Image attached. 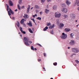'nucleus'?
I'll return each mask as SVG.
<instances>
[{
	"label": "nucleus",
	"instance_id": "3c124183",
	"mask_svg": "<svg viewBox=\"0 0 79 79\" xmlns=\"http://www.w3.org/2000/svg\"><path fill=\"white\" fill-rule=\"evenodd\" d=\"M57 22H56V23L57 24V23H59V22H58V20H57Z\"/></svg>",
	"mask_w": 79,
	"mask_h": 79
},
{
	"label": "nucleus",
	"instance_id": "2eb2a0df",
	"mask_svg": "<svg viewBox=\"0 0 79 79\" xmlns=\"http://www.w3.org/2000/svg\"><path fill=\"white\" fill-rule=\"evenodd\" d=\"M54 27L55 25L54 24H53L52 25H51L49 27V29H52V28H53Z\"/></svg>",
	"mask_w": 79,
	"mask_h": 79
},
{
	"label": "nucleus",
	"instance_id": "4468645a",
	"mask_svg": "<svg viewBox=\"0 0 79 79\" xmlns=\"http://www.w3.org/2000/svg\"><path fill=\"white\" fill-rule=\"evenodd\" d=\"M24 15V16L23 18L25 19H26V18H29V17H27V14H25Z\"/></svg>",
	"mask_w": 79,
	"mask_h": 79
},
{
	"label": "nucleus",
	"instance_id": "de8ad7c7",
	"mask_svg": "<svg viewBox=\"0 0 79 79\" xmlns=\"http://www.w3.org/2000/svg\"><path fill=\"white\" fill-rule=\"evenodd\" d=\"M39 12V10H36V13H37Z\"/></svg>",
	"mask_w": 79,
	"mask_h": 79
},
{
	"label": "nucleus",
	"instance_id": "f8f14e48",
	"mask_svg": "<svg viewBox=\"0 0 79 79\" xmlns=\"http://www.w3.org/2000/svg\"><path fill=\"white\" fill-rule=\"evenodd\" d=\"M64 31L65 32H69V31H71V29H70L68 28H66L64 29Z\"/></svg>",
	"mask_w": 79,
	"mask_h": 79
},
{
	"label": "nucleus",
	"instance_id": "338daca9",
	"mask_svg": "<svg viewBox=\"0 0 79 79\" xmlns=\"http://www.w3.org/2000/svg\"><path fill=\"white\" fill-rule=\"evenodd\" d=\"M75 21H76V22H77V21L76 20Z\"/></svg>",
	"mask_w": 79,
	"mask_h": 79
},
{
	"label": "nucleus",
	"instance_id": "a19ab883",
	"mask_svg": "<svg viewBox=\"0 0 79 79\" xmlns=\"http://www.w3.org/2000/svg\"><path fill=\"white\" fill-rule=\"evenodd\" d=\"M41 2H45V0H41Z\"/></svg>",
	"mask_w": 79,
	"mask_h": 79
},
{
	"label": "nucleus",
	"instance_id": "bf43d9fd",
	"mask_svg": "<svg viewBox=\"0 0 79 79\" xmlns=\"http://www.w3.org/2000/svg\"><path fill=\"white\" fill-rule=\"evenodd\" d=\"M35 25H36V26H37V24H36V23L35 22Z\"/></svg>",
	"mask_w": 79,
	"mask_h": 79
},
{
	"label": "nucleus",
	"instance_id": "f257e3e1",
	"mask_svg": "<svg viewBox=\"0 0 79 79\" xmlns=\"http://www.w3.org/2000/svg\"><path fill=\"white\" fill-rule=\"evenodd\" d=\"M29 40V38H27L26 37H24L23 42L26 46H29L30 45V44L28 43V42H29V44H32V42L31 41H28Z\"/></svg>",
	"mask_w": 79,
	"mask_h": 79
},
{
	"label": "nucleus",
	"instance_id": "37998d69",
	"mask_svg": "<svg viewBox=\"0 0 79 79\" xmlns=\"http://www.w3.org/2000/svg\"><path fill=\"white\" fill-rule=\"evenodd\" d=\"M41 61V59H38V61Z\"/></svg>",
	"mask_w": 79,
	"mask_h": 79
},
{
	"label": "nucleus",
	"instance_id": "680f3d73",
	"mask_svg": "<svg viewBox=\"0 0 79 79\" xmlns=\"http://www.w3.org/2000/svg\"><path fill=\"white\" fill-rule=\"evenodd\" d=\"M20 37H22V35H20Z\"/></svg>",
	"mask_w": 79,
	"mask_h": 79
},
{
	"label": "nucleus",
	"instance_id": "4d7b16f0",
	"mask_svg": "<svg viewBox=\"0 0 79 79\" xmlns=\"http://www.w3.org/2000/svg\"><path fill=\"white\" fill-rule=\"evenodd\" d=\"M37 16V14H36L35 15V16Z\"/></svg>",
	"mask_w": 79,
	"mask_h": 79
},
{
	"label": "nucleus",
	"instance_id": "ddd939ff",
	"mask_svg": "<svg viewBox=\"0 0 79 79\" xmlns=\"http://www.w3.org/2000/svg\"><path fill=\"white\" fill-rule=\"evenodd\" d=\"M64 24L62 23H60L59 25V27L60 28L62 27H64Z\"/></svg>",
	"mask_w": 79,
	"mask_h": 79
},
{
	"label": "nucleus",
	"instance_id": "39448f33",
	"mask_svg": "<svg viewBox=\"0 0 79 79\" xmlns=\"http://www.w3.org/2000/svg\"><path fill=\"white\" fill-rule=\"evenodd\" d=\"M62 11L64 13H66L67 12L68 10L66 8H63L62 9Z\"/></svg>",
	"mask_w": 79,
	"mask_h": 79
},
{
	"label": "nucleus",
	"instance_id": "e433bc0d",
	"mask_svg": "<svg viewBox=\"0 0 79 79\" xmlns=\"http://www.w3.org/2000/svg\"><path fill=\"white\" fill-rule=\"evenodd\" d=\"M50 23H48L47 24V26H49L50 25Z\"/></svg>",
	"mask_w": 79,
	"mask_h": 79
},
{
	"label": "nucleus",
	"instance_id": "7ed1b4c3",
	"mask_svg": "<svg viewBox=\"0 0 79 79\" xmlns=\"http://www.w3.org/2000/svg\"><path fill=\"white\" fill-rule=\"evenodd\" d=\"M55 16L56 18H60L61 16V14L59 12H56L55 14Z\"/></svg>",
	"mask_w": 79,
	"mask_h": 79
},
{
	"label": "nucleus",
	"instance_id": "69168bd1",
	"mask_svg": "<svg viewBox=\"0 0 79 79\" xmlns=\"http://www.w3.org/2000/svg\"><path fill=\"white\" fill-rule=\"evenodd\" d=\"M78 26H79V25H78L77 26V27H78Z\"/></svg>",
	"mask_w": 79,
	"mask_h": 79
},
{
	"label": "nucleus",
	"instance_id": "f3484780",
	"mask_svg": "<svg viewBox=\"0 0 79 79\" xmlns=\"http://www.w3.org/2000/svg\"><path fill=\"white\" fill-rule=\"evenodd\" d=\"M9 11H10V12L11 13L12 15H14V12L11 10V8H9Z\"/></svg>",
	"mask_w": 79,
	"mask_h": 79
},
{
	"label": "nucleus",
	"instance_id": "a18cd8bd",
	"mask_svg": "<svg viewBox=\"0 0 79 79\" xmlns=\"http://www.w3.org/2000/svg\"><path fill=\"white\" fill-rule=\"evenodd\" d=\"M15 17H12V19H13V20H15Z\"/></svg>",
	"mask_w": 79,
	"mask_h": 79
},
{
	"label": "nucleus",
	"instance_id": "0e129e2a",
	"mask_svg": "<svg viewBox=\"0 0 79 79\" xmlns=\"http://www.w3.org/2000/svg\"><path fill=\"white\" fill-rule=\"evenodd\" d=\"M50 79H53V78H51Z\"/></svg>",
	"mask_w": 79,
	"mask_h": 79
},
{
	"label": "nucleus",
	"instance_id": "1a4fd4ad",
	"mask_svg": "<svg viewBox=\"0 0 79 79\" xmlns=\"http://www.w3.org/2000/svg\"><path fill=\"white\" fill-rule=\"evenodd\" d=\"M27 24L28 26H29L30 27H32V23L31 21H29V23H27Z\"/></svg>",
	"mask_w": 79,
	"mask_h": 79
},
{
	"label": "nucleus",
	"instance_id": "0eeeda50",
	"mask_svg": "<svg viewBox=\"0 0 79 79\" xmlns=\"http://www.w3.org/2000/svg\"><path fill=\"white\" fill-rule=\"evenodd\" d=\"M9 6H13V2L11 1L10 0L9 1Z\"/></svg>",
	"mask_w": 79,
	"mask_h": 79
},
{
	"label": "nucleus",
	"instance_id": "79ce46f5",
	"mask_svg": "<svg viewBox=\"0 0 79 79\" xmlns=\"http://www.w3.org/2000/svg\"><path fill=\"white\" fill-rule=\"evenodd\" d=\"M44 56H46V54L45 53H44Z\"/></svg>",
	"mask_w": 79,
	"mask_h": 79
},
{
	"label": "nucleus",
	"instance_id": "052dcab7",
	"mask_svg": "<svg viewBox=\"0 0 79 79\" xmlns=\"http://www.w3.org/2000/svg\"><path fill=\"white\" fill-rule=\"evenodd\" d=\"M68 48H69V49L70 48V47H68Z\"/></svg>",
	"mask_w": 79,
	"mask_h": 79
},
{
	"label": "nucleus",
	"instance_id": "2f4dec72",
	"mask_svg": "<svg viewBox=\"0 0 79 79\" xmlns=\"http://www.w3.org/2000/svg\"><path fill=\"white\" fill-rule=\"evenodd\" d=\"M20 30L21 31V32H23V28L21 27H20Z\"/></svg>",
	"mask_w": 79,
	"mask_h": 79
},
{
	"label": "nucleus",
	"instance_id": "cd10ccee",
	"mask_svg": "<svg viewBox=\"0 0 79 79\" xmlns=\"http://www.w3.org/2000/svg\"><path fill=\"white\" fill-rule=\"evenodd\" d=\"M8 15H9V16H10V15H11V14L10 11V10L8 11Z\"/></svg>",
	"mask_w": 79,
	"mask_h": 79
},
{
	"label": "nucleus",
	"instance_id": "603ef678",
	"mask_svg": "<svg viewBox=\"0 0 79 79\" xmlns=\"http://www.w3.org/2000/svg\"><path fill=\"white\" fill-rule=\"evenodd\" d=\"M42 12H40V15H42Z\"/></svg>",
	"mask_w": 79,
	"mask_h": 79
},
{
	"label": "nucleus",
	"instance_id": "f704fd0d",
	"mask_svg": "<svg viewBox=\"0 0 79 79\" xmlns=\"http://www.w3.org/2000/svg\"><path fill=\"white\" fill-rule=\"evenodd\" d=\"M31 49L32 50H34V47L32 46H31Z\"/></svg>",
	"mask_w": 79,
	"mask_h": 79
},
{
	"label": "nucleus",
	"instance_id": "a211bd4d",
	"mask_svg": "<svg viewBox=\"0 0 79 79\" xmlns=\"http://www.w3.org/2000/svg\"><path fill=\"white\" fill-rule=\"evenodd\" d=\"M16 24L18 27H19V22L17 21Z\"/></svg>",
	"mask_w": 79,
	"mask_h": 79
},
{
	"label": "nucleus",
	"instance_id": "9b49d317",
	"mask_svg": "<svg viewBox=\"0 0 79 79\" xmlns=\"http://www.w3.org/2000/svg\"><path fill=\"white\" fill-rule=\"evenodd\" d=\"M75 16L76 15L74 14H72L70 15V17L73 19L75 18Z\"/></svg>",
	"mask_w": 79,
	"mask_h": 79
},
{
	"label": "nucleus",
	"instance_id": "9d476101",
	"mask_svg": "<svg viewBox=\"0 0 79 79\" xmlns=\"http://www.w3.org/2000/svg\"><path fill=\"white\" fill-rule=\"evenodd\" d=\"M28 7L27 9V13H29V9H30V7H31L30 5H28Z\"/></svg>",
	"mask_w": 79,
	"mask_h": 79
},
{
	"label": "nucleus",
	"instance_id": "13d9d810",
	"mask_svg": "<svg viewBox=\"0 0 79 79\" xmlns=\"http://www.w3.org/2000/svg\"><path fill=\"white\" fill-rule=\"evenodd\" d=\"M73 55H74V54H72V55H71V56H73Z\"/></svg>",
	"mask_w": 79,
	"mask_h": 79
},
{
	"label": "nucleus",
	"instance_id": "774afa93",
	"mask_svg": "<svg viewBox=\"0 0 79 79\" xmlns=\"http://www.w3.org/2000/svg\"><path fill=\"white\" fill-rule=\"evenodd\" d=\"M19 34H20V33L19 32Z\"/></svg>",
	"mask_w": 79,
	"mask_h": 79
},
{
	"label": "nucleus",
	"instance_id": "ea45409f",
	"mask_svg": "<svg viewBox=\"0 0 79 79\" xmlns=\"http://www.w3.org/2000/svg\"><path fill=\"white\" fill-rule=\"evenodd\" d=\"M37 45H39V46H40V47H42V45H41L39 44H37Z\"/></svg>",
	"mask_w": 79,
	"mask_h": 79
},
{
	"label": "nucleus",
	"instance_id": "4be33fe9",
	"mask_svg": "<svg viewBox=\"0 0 79 79\" xmlns=\"http://www.w3.org/2000/svg\"><path fill=\"white\" fill-rule=\"evenodd\" d=\"M53 9L54 10H56V8H57V7L56 6L54 5L53 7Z\"/></svg>",
	"mask_w": 79,
	"mask_h": 79
},
{
	"label": "nucleus",
	"instance_id": "dca6fc26",
	"mask_svg": "<svg viewBox=\"0 0 79 79\" xmlns=\"http://www.w3.org/2000/svg\"><path fill=\"white\" fill-rule=\"evenodd\" d=\"M49 12H50V10H48L47 9H45V12L46 13V14H48Z\"/></svg>",
	"mask_w": 79,
	"mask_h": 79
},
{
	"label": "nucleus",
	"instance_id": "09e8293b",
	"mask_svg": "<svg viewBox=\"0 0 79 79\" xmlns=\"http://www.w3.org/2000/svg\"><path fill=\"white\" fill-rule=\"evenodd\" d=\"M43 69H44L45 71H46V70H45V68L44 67L43 68Z\"/></svg>",
	"mask_w": 79,
	"mask_h": 79
},
{
	"label": "nucleus",
	"instance_id": "20e7f679",
	"mask_svg": "<svg viewBox=\"0 0 79 79\" xmlns=\"http://www.w3.org/2000/svg\"><path fill=\"white\" fill-rule=\"evenodd\" d=\"M72 50L73 52H74L75 53H77L79 52V50H78V49L77 48H72Z\"/></svg>",
	"mask_w": 79,
	"mask_h": 79
},
{
	"label": "nucleus",
	"instance_id": "423d86ee",
	"mask_svg": "<svg viewBox=\"0 0 79 79\" xmlns=\"http://www.w3.org/2000/svg\"><path fill=\"white\" fill-rule=\"evenodd\" d=\"M74 41L73 40H72L70 41V43H69V44L70 45H73L74 44Z\"/></svg>",
	"mask_w": 79,
	"mask_h": 79
},
{
	"label": "nucleus",
	"instance_id": "aec40b11",
	"mask_svg": "<svg viewBox=\"0 0 79 79\" xmlns=\"http://www.w3.org/2000/svg\"><path fill=\"white\" fill-rule=\"evenodd\" d=\"M28 30L30 32V33H33V32L32 31V30H31V29L29 28Z\"/></svg>",
	"mask_w": 79,
	"mask_h": 79
},
{
	"label": "nucleus",
	"instance_id": "49530a36",
	"mask_svg": "<svg viewBox=\"0 0 79 79\" xmlns=\"http://www.w3.org/2000/svg\"><path fill=\"white\" fill-rule=\"evenodd\" d=\"M78 1V0H76V2H75V4H76L77 3V1Z\"/></svg>",
	"mask_w": 79,
	"mask_h": 79
},
{
	"label": "nucleus",
	"instance_id": "c85d7f7f",
	"mask_svg": "<svg viewBox=\"0 0 79 79\" xmlns=\"http://www.w3.org/2000/svg\"><path fill=\"white\" fill-rule=\"evenodd\" d=\"M75 61L76 62V63H77V64H79V61H78V60H75Z\"/></svg>",
	"mask_w": 79,
	"mask_h": 79
},
{
	"label": "nucleus",
	"instance_id": "4c0bfd02",
	"mask_svg": "<svg viewBox=\"0 0 79 79\" xmlns=\"http://www.w3.org/2000/svg\"><path fill=\"white\" fill-rule=\"evenodd\" d=\"M31 20H33V21L34 22V23H35V20H34V19H31Z\"/></svg>",
	"mask_w": 79,
	"mask_h": 79
},
{
	"label": "nucleus",
	"instance_id": "72a5a7b5",
	"mask_svg": "<svg viewBox=\"0 0 79 79\" xmlns=\"http://www.w3.org/2000/svg\"><path fill=\"white\" fill-rule=\"evenodd\" d=\"M36 19H39V20H41V19H42V18H40V17L37 18Z\"/></svg>",
	"mask_w": 79,
	"mask_h": 79
},
{
	"label": "nucleus",
	"instance_id": "a878e982",
	"mask_svg": "<svg viewBox=\"0 0 79 79\" xmlns=\"http://www.w3.org/2000/svg\"><path fill=\"white\" fill-rule=\"evenodd\" d=\"M61 6H62V7H66V4H63L61 5Z\"/></svg>",
	"mask_w": 79,
	"mask_h": 79
},
{
	"label": "nucleus",
	"instance_id": "393cba45",
	"mask_svg": "<svg viewBox=\"0 0 79 79\" xmlns=\"http://www.w3.org/2000/svg\"><path fill=\"white\" fill-rule=\"evenodd\" d=\"M6 6H7V11H8V10H9V6H8V4H6Z\"/></svg>",
	"mask_w": 79,
	"mask_h": 79
},
{
	"label": "nucleus",
	"instance_id": "864d4df0",
	"mask_svg": "<svg viewBox=\"0 0 79 79\" xmlns=\"http://www.w3.org/2000/svg\"><path fill=\"white\" fill-rule=\"evenodd\" d=\"M51 0H48V2H50V1H51Z\"/></svg>",
	"mask_w": 79,
	"mask_h": 79
},
{
	"label": "nucleus",
	"instance_id": "412c9836",
	"mask_svg": "<svg viewBox=\"0 0 79 79\" xmlns=\"http://www.w3.org/2000/svg\"><path fill=\"white\" fill-rule=\"evenodd\" d=\"M24 19H22L21 21V24H23V23H24Z\"/></svg>",
	"mask_w": 79,
	"mask_h": 79
},
{
	"label": "nucleus",
	"instance_id": "b1692460",
	"mask_svg": "<svg viewBox=\"0 0 79 79\" xmlns=\"http://www.w3.org/2000/svg\"><path fill=\"white\" fill-rule=\"evenodd\" d=\"M70 35L71 38H73V36H74V34L73 33H71Z\"/></svg>",
	"mask_w": 79,
	"mask_h": 79
},
{
	"label": "nucleus",
	"instance_id": "5701e85b",
	"mask_svg": "<svg viewBox=\"0 0 79 79\" xmlns=\"http://www.w3.org/2000/svg\"><path fill=\"white\" fill-rule=\"evenodd\" d=\"M35 8H36V9H39V6L38 5H36Z\"/></svg>",
	"mask_w": 79,
	"mask_h": 79
},
{
	"label": "nucleus",
	"instance_id": "58836bf2",
	"mask_svg": "<svg viewBox=\"0 0 79 79\" xmlns=\"http://www.w3.org/2000/svg\"><path fill=\"white\" fill-rule=\"evenodd\" d=\"M22 33H23V34H26V32H25V31H23L22 32Z\"/></svg>",
	"mask_w": 79,
	"mask_h": 79
},
{
	"label": "nucleus",
	"instance_id": "473e14b6",
	"mask_svg": "<svg viewBox=\"0 0 79 79\" xmlns=\"http://www.w3.org/2000/svg\"><path fill=\"white\" fill-rule=\"evenodd\" d=\"M50 32H51V34H54V33H53V30L51 31Z\"/></svg>",
	"mask_w": 79,
	"mask_h": 79
},
{
	"label": "nucleus",
	"instance_id": "c9c22d12",
	"mask_svg": "<svg viewBox=\"0 0 79 79\" xmlns=\"http://www.w3.org/2000/svg\"><path fill=\"white\" fill-rule=\"evenodd\" d=\"M64 17L65 18H67L68 17V15H64Z\"/></svg>",
	"mask_w": 79,
	"mask_h": 79
},
{
	"label": "nucleus",
	"instance_id": "5fc2aeb1",
	"mask_svg": "<svg viewBox=\"0 0 79 79\" xmlns=\"http://www.w3.org/2000/svg\"><path fill=\"white\" fill-rule=\"evenodd\" d=\"M35 50H37V48H35Z\"/></svg>",
	"mask_w": 79,
	"mask_h": 79
},
{
	"label": "nucleus",
	"instance_id": "c03bdc74",
	"mask_svg": "<svg viewBox=\"0 0 79 79\" xmlns=\"http://www.w3.org/2000/svg\"><path fill=\"white\" fill-rule=\"evenodd\" d=\"M24 8V6H23L22 7V9H23V8Z\"/></svg>",
	"mask_w": 79,
	"mask_h": 79
},
{
	"label": "nucleus",
	"instance_id": "c756f323",
	"mask_svg": "<svg viewBox=\"0 0 79 79\" xmlns=\"http://www.w3.org/2000/svg\"><path fill=\"white\" fill-rule=\"evenodd\" d=\"M17 6H18V9H19V10H21V8H20V7L19 6V5L18 4L17 5Z\"/></svg>",
	"mask_w": 79,
	"mask_h": 79
},
{
	"label": "nucleus",
	"instance_id": "f03ea898",
	"mask_svg": "<svg viewBox=\"0 0 79 79\" xmlns=\"http://www.w3.org/2000/svg\"><path fill=\"white\" fill-rule=\"evenodd\" d=\"M62 35L60 36V37L62 39H65L67 38V34H65L64 33H63L62 34Z\"/></svg>",
	"mask_w": 79,
	"mask_h": 79
},
{
	"label": "nucleus",
	"instance_id": "6ab92c4d",
	"mask_svg": "<svg viewBox=\"0 0 79 79\" xmlns=\"http://www.w3.org/2000/svg\"><path fill=\"white\" fill-rule=\"evenodd\" d=\"M48 29V28L47 26L44 29V31H47V30Z\"/></svg>",
	"mask_w": 79,
	"mask_h": 79
},
{
	"label": "nucleus",
	"instance_id": "8fccbe9b",
	"mask_svg": "<svg viewBox=\"0 0 79 79\" xmlns=\"http://www.w3.org/2000/svg\"><path fill=\"white\" fill-rule=\"evenodd\" d=\"M32 16H33V18H35V15H33Z\"/></svg>",
	"mask_w": 79,
	"mask_h": 79
},
{
	"label": "nucleus",
	"instance_id": "6e6552de",
	"mask_svg": "<svg viewBox=\"0 0 79 79\" xmlns=\"http://www.w3.org/2000/svg\"><path fill=\"white\" fill-rule=\"evenodd\" d=\"M66 3L67 5H68V6H69V5L71 4V2H70V1L68 0H66Z\"/></svg>",
	"mask_w": 79,
	"mask_h": 79
},
{
	"label": "nucleus",
	"instance_id": "7c9ffc66",
	"mask_svg": "<svg viewBox=\"0 0 79 79\" xmlns=\"http://www.w3.org/2000/svg\"><path fill=\"white\" fill-rule=\"evenodd\" d=\"M53 65H54V66H56L57 65V62L54 63H53Z\"/></svg>",
	"mask_w": 79,
	"mask_h": 79
},
{
	"label": "nucleus",
	"instance_id": "6e6d98bb",
	"mask_svg": "<svg viewBox=\"0 0 79 79\" xmlns=\"http://www.w3.org/2000/svg\"><path fill=\"white\" fill-rule=\"evenodd\" d=\"M17 11V9H16V10H15V11Z\"/></svg>",
	"mask_w": 79,
	"mask_h": 79
},
{
	"label": "nucleus",
	"instance_id": "e2e57ef3",
	"mask_svg": "<svg viewBox=\"0 0 79 79\" xmlns=\"http://www.w3.org/2000/svg\"><path fill=\"white\" fill-rule=\"evenodd\" d=\"M32 9H33V7H32V8H31V10H32Z\"/></svg>",
	"mask_w": 79,
	"mask_h": 79
},
{
	"label": "nucleus",
	"instance_id": "bb28decb",
	"mask_svg": "<svg viewBox=\"0 0 79 79\" xmlns=\"http://www.w3.org/2000/svg\"><path fill=\"white\" fill-rule=\"evenodd\" d=\"M22 3V0H19V3L20 5H21V3Z\"/></svg>",
	"mask_w": 79,
	"mask_h": 79
}]
</instances>
